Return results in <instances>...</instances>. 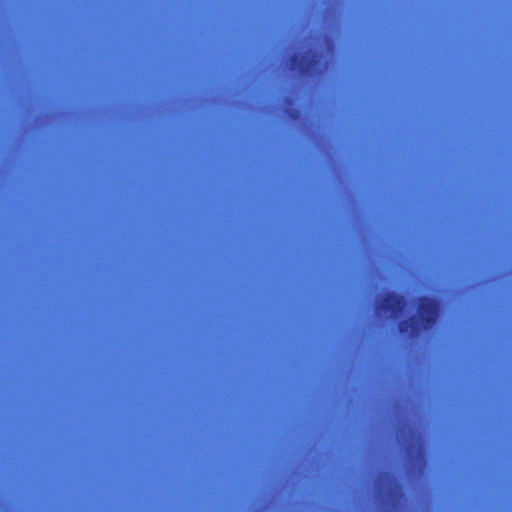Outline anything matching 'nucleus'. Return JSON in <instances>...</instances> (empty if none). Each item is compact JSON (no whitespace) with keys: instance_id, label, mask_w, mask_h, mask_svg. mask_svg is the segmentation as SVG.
I'll use <instances>...</instances> for the list:
<instances>
[{"instance_id":"nucleus-1","label":"nucleus","mask_w":512,"mask_h":512,"mask_svg":"<svg viewBox=\"0 0 512 512\" xmlns=\"http://www.w3.org/2000/svg\"><path fill=\"white\" fill-rule=\"evenodd\" d=\"M439 302L429 296L419 298V318L424 328L432 327L437 319Z\"/></svg>"},{"instance_id":"nucleus-8","label":"nucleus","mask_w":512,"mask_h":512,"mask_svg":"<svg viewBox=\"0 0 512 512\" xmlns=\"http://www.w3.org/2000/svg\"><path fill=\"white\" fill-rule=\"evenodd\" d=\"M254 416H255V417H258L259 415H258V414H255Z\"/></svg>"},{"instance_id":"nucleus-5","label":"nucleus","mask_w":512,"mask_h":512,"mask_svg":"<svg viewBox=\"0 0 512 512\" xmlns=\"http://www.w3.org/2000/svg\"><path fill=\"white\" fill-rule=\"evenodd\" d=\"M375 419L376 420H393L398 423H401L402 421H405V420H424L425 418H400V417H397V418H375Z\"/></svg>"},{"instance_id":"nucleus-3","label":"nucleus","mask_w":512,"mask_h":512,"mask_svg":"<svg viewBox=\"0 0 512 512\" xmlns=\"http://www.w3.org/2000/svg\"><path fill=\"white\" fill-rule=\"evenodd\" d=\"M291 70L301 76L310 74L313 67V59L308 54L295 53L290 59Z\"/></svg>"},{"instance_id":"nucleus-6","label":"nucleus","mask_w":512,"mask_h":512,"mask_svg":"<svg viewBox=\"0 0 512 512\" xmlns=\"http://www.w3.org/2000/svg\"><path fill=\"white\" fill-rule=\"evenodd\" d=\"M375 416H385L384 414H376ZM386 416H394V417H397V416H409L408 414H399V413H394V414H387ZM413 416H423L422 414H414Z\"/></svg>"},{"instance_id":"nucleus-4","label":"nucleus","mask_w":512,"mask_h":512,"mask_svg":"<svg viewBox=\"0 0 512 512\" xmlns=\"http://www.w3.org/2000/svg\"><path fill=\"white\" fill-rule=\"evenodd\" d=\"M415 324H416V321L414 318L403 320L399 324V330L401 333L415 332V330H416Z\"/></svg>"},{"instance_id":"nucleus-9","label":"nucleus","mask_w":512,"mask_h":512,"mask_svg":"<svg viewBox=\"0 0 512 512\" xmlns=\"http://www.w3.org/2000/svg\"><path fill=\"white\" fill-rule=\"evenodd\" d=\"M280 416H281V417H284L285 415H284V414H281Z\"/></svg>"},{"instance_id":"nucleus-2","label":"nucleus","mask_w":512,"mask_h":512,"mask_svg":"<svg viewBox=\"0 0 512 512\" xmlns=\"http://www.w3.org/2000/svg\"><path fill=\"white\" fill-rule=\"evenodd\" d=\"M405 305L406 301L403 295L388 292L379 303L378 308L384 313H389L392 317H397L403 312Z\"/></svg>"},{"instance_id":"nucleus-7","label":"nucleus","mask_w":512,"mask_h":512,"mask_svg":"<svg viewBox=\"0 0 512 512\" xmlns=\"http://www.w3.org/2000/svg\"><path fill=\"white\" fill-rule=\"evenodd\" d=\"M192 416H193V417H196L197 415H196V414H193Z\"/></svg>"},{"instance_id":"nucleus-10","label":"nucleus","mask_w":512,"mask_h":512,"mask_svg":"<svg viewBox=\"0 0 512 512\" xmlns=\"http://www.w3.org/2000/svg\"><path fill=\"white\" fill-rule=\"evenodd\" d=\"M302 416H303V417H306L307 415H306V414H303Z\"/></svg>"},{"instance_id":"nucleus-11","label":"nucleus","mask_w":512,"mask_h":512,"mask_svg":"<svg viewBox=\"0 0 512 512\" xmlns=\"http://www.w3.org/2000/svg\"><path fill=\"white\" fill-rule=\"evenodd\" d=\"M344 416H345V417H348L349 415H348V414H345Z\"/></svg>"}]
</instances>
